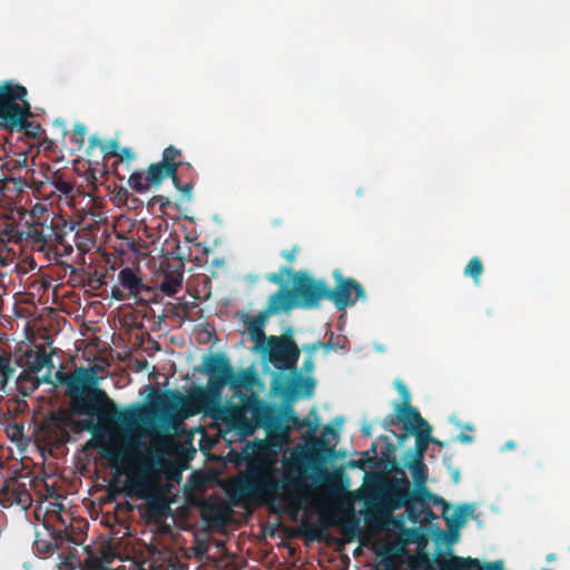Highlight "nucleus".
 Here are the masks:
<instances>
[{"label": "nucleus", "instance_id": "1", "mask_svg": "<svg viewBox=\"0 0 570 570\" xmlns=\"http://www.w3.org/2000/svg\"><path fill=\"white\" fill-rule=\"evenodd\" d=\"M99 368V365L80 366L69 373L58 372L56 379L66 386L73 414L96 417L101 424L116 423L124 430L125 438L121 442L91 439L88 446L99 448L101 458L112 468L126 469L131 459L139 453L140 441L134 433L141 424L150 421V410L140 403L120 409L106 391L98 386Z\"/></svg>", "mask_w": 570, "mask_h": 570}, {"label": "nucleus", "instance_id": "2", "mask_svg": "<svg viewBox=\"0 0 570 570\" xmlns=\"http://www.w3.org/2000/svg\"><path fill=\"white\" fill-rule=\"evenodd\" d=\"M305 490L306 483L302 476L287 471L281 479H276L266 462L254 459L248 462L245 474L230 483L228 494L234 501L266 497L296 511Z\"/></svg>", "mask_w": 570, "mask_h": 570}, {"label": "nucleus", "instance_id": "3", "mask_svg": "<svg viewBox=\"0 0 570 570\" xmlns=\"http://www.w3.org/2000/svg\"><path fill=\"white\" fill-rule=\"evenodd\" d=\"M226 385L234 390H239L242 387H249V381H228L209 376L205 387L195 386L188 396H184L177 390H169L164 394H157L148 406L150 419L156 414H170L178 407H184L188 415L213 412L222 404V394Z\"/></svg>", "mask_w": 570, "mask_h": 570}, {"label": "nucleus", "instance_id": "4", "mask_svg": "<svg viewBox=\"0 0 570 570\" xmlns=\"http://www.w3.org/2000/svg\"><path fill=\"white\" fill-rule=\"evenodd\" d=\"M28 91L20 83L4 81L0 85V128L14 132L24 118H32L30 104L24 99Z\"/></svg>", "mask_w": 570, "mask_h": 570}, {"label": "nucleus", "instance_id": "5", "mask_svg": "<svg viewBox=\"0 0 570 570\" xmlns=\"http://www.w3.org/2000/svg\"><path fill=\"white\" fill-rule=\"evenodd\" d=\"M282 274L292 277V293L297 306L314 308L322 299H327L328 286L324 281L315 279L305 272L296 273L289 267H282Z\"/></svg>", "mask_w": 570, "mask_h": 570}, {"label": "nucleus", "instance_id": "6", "mask_svg": "<svg viewBox=\"0 0 570 570\" xmlns=\"http://www.w3.org/2000/svg\"><path fill=\"white\" fill-rule=\"evenodd\" d=\"M262 350L277 370L296 371L301 351L291 334L268 336Z\"/></svg>", "mask_w": 570, "mask_h": 570}, {"label": "nucleus", "instance_id": "7", "mask_svg": "<svg viewBox=\"0 0 570 570\" xmlns=\"http://www.w3.org/2000/svg\"><path fill=\"white\" fill-rule=\"evenodd\" d=\"M395 474L382 484L383 507L380 513L383 518H389L393 511L402 509L414 490L402 469H395Z\"/></svg>", "mask_w": 570, "mask_h": 570}, {"label": "nucleus", "instance_id": "8", "mask_svg": "<svg viewBox=\"0 0 570 570\" xmlns=\"http://www.w3.org/2000/svg\"><path fill=\"white\" fill-rule=\"evenodd\" d=\"M333 277L335 286L328 287L327 301L332 302L337 311H345L358 299H365L363 286L354 278L344 277L340 269L333 272Z\"/></svg>", "mask_w": 570, "mask_h": 570}, {"label": "nucleus", "instance_id": "9", "mask_svg": "<svg viewBox=\"0 0 570 570\" xmlns=\"http://www.w3.org/2000/svg\"><path fill=\"white\" fill-rule=\"evenodd\" d=\"M203 373L209 376L220 377L228 381H249V386L255 382V374L249 370H240L236 372L229 358L224 353H210L204 357Z\"/></svg>", "mask_w": 570, "mask_h": 570}, {"label": "nucleus", "instance_id": "10", "mask_svg": "<svg viewBox=\"0 0 570 570\" xmlns=\"http://www.w3.org/2000/svg\"><path fill=\"white\" fill-rule=\"evenodd\" d=\"M203 373L209 376L220 377L228 381H249V386L255 382V374L249 370H240L236 372L229 358L224 353H210L204 357Z\"/></svg>", "mask_w": 570, "mask_h": 570}, {"label": "nucleus", "instance_id": "11", "mask_svg": "<svg viewBox=\"0 0 570 570\" xmlns=\"http://www.w3.org/2000/svg\"><path fill=\"white\" fill-rule=\"evenodd\" d=\"M32 479L28 475L11 476L4 480L0 488V502L3 505H20L28 510L32 504V495L29 488Z\"/></svg>", "mask_w": 570, "mask_h": 570}, {"label": "nucleus", "instance_id": "12", "mask_svg": "<svg viewBox=\"0 0 570 570\" xmlns=\"http://www.w3.org/2000/svg\"><path fill=\"white\" fill-rule=\"evenodd\" d=\"M166 178H170L174 186H178V176L173 175L164 164H151L144 175L141 171H134L128 178V185L136 193L142 194L150 187H158Z\"/></svg>", "mask_w": 570, "mask_h": 570}, {"label": "nucleus", "instance_id": "13", "mask_svg": "<svg viewBox=\"0 0 570 570\" xmlns=\"http://www.w3.org/2000/svg\"><path fill=\"white\" fill-rule=\"evenodd\" d=\"M432 498L433 493L428 488L414 489L409 497V502L403 505L406 517L413 523L422 519L426 521L434 519L435 514L431 509Z\"/></svg>", "mask_w": 570, "mask_h": 570}, {"label": "nucleus", "instance_id": "14", "mask_svg": "<svg viewBox=\"0 0 570 570\" xmlns=\"http://www.w3.org/2000/svg\"><path fill=\"white\" fill-rule=\"evenodd\" d=\"M42 225L43 252L56 248L59 245L65 246L68 253L72 252V247L65 244L67 224L62 217L45 215L42 217Z\"/></svg>", "mask_w": 570, "mask_h": 570}, {"label": "nucleus", "instance_id": "15", "mask_svg": "<svg viewBox=\"0 0 570 570\" xmlns=\"http://www.w3.org/2000/svg\"><path fill=\"white\" fill-rule=\"evenodd\" d=\"M215 420H220L229 430L238 431L242 434H249L252 430L245 411L235 405L224 406L219 404L213 412H208Z\"/></svg>", "mask_w": 570, "mask_h": 570}, {"label": "nucleus", "instance_id": "16", "mask_svg": "<svg viewBox=\"0 0 570 570\" xmlns=\"http://www.w3.org/2000/svg\"><path fill=\"white\" fill-rule=\"evenodd\" d=\"M69 416L62 412L50 413L42 422L41 430L50 443H65L69 440Z\"/></svg>", "mask_w": 570, "mask_h": 570}, {"label": "nucleus", "instance_id": "17", "mask_svg": "<svg viewBox=\"0 0 570 570\" xmlns=\"http://www.w3.org/2000/svg\"><path fill=\"white\" fill-rule=\"evenodd\" d=\"M296 305L294 293H292V288L288 289L286 287H281L276 291L268 299L266 307L264 308L265 315L278 314L282 312H287L292 309Z\"/></svg>", "mask_w": 570, "mask_h": 570}, {"label": "nucleus", "instance_id": "18", "mask_svg": "<svg viewBox=\"0 0 570 570\" xmlns=\"http://www.w3.org/2000/svg\"><path fill=\"white\" fill-rule=\"evenodd\" d=\"M396 416L403 423L406 432H413L415 429H422L428 422L421 416L419 410L411 404L402 403L396 405Z\"/></svg>", "mask_w": 570, "mask_h": 570}, {"label": "nucleus", "instance_id": "19", "mask_svg": "<svg viewBox=\"0 0 570 570\" xmlns=\"http://www.w3.org/2000/svg\"><path fill=\"white\" fill-rule=\"evenodd\" d=\"M118 282L134 297H137L142 292H150V287L142 283L138 271L130 267H125L119 272Z\"/></svg>", "mask_w": 570, "mask_h": 570}, {"label": "nucleus", "instance_id": "20", "mask_svg": "<svg viewBox=\"0 0 570 570\" xmlns=\"http://www.w3.org/2000/svg\"><path fill=\"white\" fill-rule=\"evenodd\" d=\"M432 428L428 423L422 429H415V431L411 432L415 435V449L409 450L405 454V459H420L424 460V454L429 448L431 442L439 443L431 435Z\"/></svg>", "mask_w": 570, "mask_h": 570}, {"label": "nucleus", "instance_id": "21", "mask_svg": "<svg viewBox=\"0 0 570 570\" xmlns=\"http://www.w3.org/2000/svg\"><path fill=\"white\" fill-rule=\"evenodd\" d=\"M150 488L148 470L141 469L126 481L125 492L128 497H144Z\"/></svg>", "mask_w": 570, "mask_h": 570}, {"label": "nucleus", "instance_id": "22", "mask_svg": "<svg viewBox=\"0 0 570 570\" xmlns=\"http://www.w3.org/2000/svg\"><path fill=\"white\" fill-rule=\"evenodd\" d=\"M27 371L38 374L45 367H53L52 356L47 353L43 345L39 346L36 352L27 351Z\"/></svg>", "mask_w": 570, "mask_h": 570}, {"label": "nucleus", "instance_id": "23", "mask_svg": "<svg viewBox=\"0 0 570 570\" xmlns=\"http://www.w3.org/2000/svg\"><path fill=\"white\" fill-rule=\"evenodd\" d=\"M181 150L170 145L163 150L161 160L159 163L164 164L173 175L178 176L179 167L185 166L187 169H191V165L189 163H184L181 160Z\"/></svg>", "mask_w": 570, "mask_h": 570}, {"label": "nucleus", "instance_id": "24", "mask_svg": "<svg viewBox=\"0 0 570 570\" xmlns=\"http://www.w3.org/2000/svg\"><path fill=\"white\" fill-rule=\"evenodd\" d=\"M268 315L262 311L258 315L253 316L247 320L246 330L248 331L250 338L259 346L261 348L265 345V341L267 342V337L264 332V326L266 323Z\"/></svg>", "mask_w": 570, "mask_h": 570}, {"label": "nucleus", "instance_id": "25", "mask_svg": "<svg viewBox=\"0 0 570 570\" xmlns=\"http://www.w3.org/2000/svg\"><path fill=\"white\" fill-rule=\"evenodd\" d=\"M474 512L473 504H460L454 510L453 514L449 518H445L446 527L450 532H458L461 527H463L466 520L472 517Z\"/></svg>", "mask_w": 570, "mask_h": 570}, {"label": "nucleus", "instance_id": "26", "mask_svg": "<svg viewBox=\"0 0 570 570\" xmlns=\"http://www.w3.org/2000/svg\"><path fill=\"white\" fill-rule=\"evenodd\" d=\"M19 361H12V354L9 352H2L0 354V390L4 391L8 382L13 377Z\"/></svg>", "mask_w": 570, "mask_h": 570}, {"label": "nucleus", "instance_id": "27", "mask_svg": "<svg viewBox=\"0 0 570 570\" xmlns=\"http://www.w3.org/2000/svg\"><path fill=\"white\" fill-rule=\"evenodd\" d=\"M37 374L31 373L27 370L22 371L16 381L17 390L23 396L31 395L40 385Z\"/></svg>", "mask_w": 570, "mask_h": 570}, {"label": "nucleus", "instance_id": "28", "mask_svg": "<svg viewBox=\"0 0 570 570\" xmlns=\"http://www.w3.org/2000/svg\"><path fill=\"white\" fill-rule=\"evenodd\" d=\"M405 466L412 472V476L415 482L414 489L426 488L425 482L428 480L426 466L424 460L420 459H405Z\"/></svg>", "mask_w": 570, "mask_h": 570}, {"label": "nucleus", "instance_id": "29", "mask_svg": "<svg viewBox=\"0 0 570 570\" xmlns=\"http://www.w3.org/2000/svg\"><path fill=\"white\" fill-rule=\"evenodd\" d=\"M114 559L115 553L112 551L104 552L101 558L90 556L85 560L81 570H110L109 564Z\"/></svg>", "mask_w": 570, "mask_h": 570}, {"label": "nucleus", "instance_id": "30", "mask_svg": "<svg viewBox=\"0 0 570 570\" xmlns=\"http://www.w3.org/2000/svg\"><path fill=\"white\" fill-rule=\"evenodd\" d=\"M183 274L180 272L166 273L160 289L167 296H174L181 287Z\"/></svg>", "mask_w": 570, "mask_h": 570}, {"label": "nucleus", "instance_id": "31", "mask_svg": "<svg viewBox=\"0 0 570 570\" xmlns=\"http://www.w3.org/2000/svg\"><path fill=\"white\" fill-rule=\"evenodd\" d=\"M43 225L42 219L28 225L26 235L37 246V249L43 252Z\"/></svg>", "mask_w": 570, "mask_h": 570}, {"label": "nucleus", "instance_id": "32", "mask_svg": "<svg viewBox=\"0 0 570 570\" xmlns=\"http://www.w3.org/2000/svg\"><path fill=\"white\" fill-rule=\"evenodd\" d=\"M320 347H324L326 350L330 348V343L325 344L321 341H317L313 344H308V345H305L303 348L305 352L308 353V356L304 360V363H303V371L305 373H312L313 370H314V360H313V354L320 348Z\"/></svg>", "mask_w": 570, "mask_h": 570}, {"label": "nucleus", "instance_id": "33", "mask_svg": "<svg viewBox=\"0 0 570 570\" xmlns=\"http://www.w3.org/2000/svg\"><path fill=\"white\" fill-rule=\"evenodd\" d=\"M482 273H483V264H482L480 257H478V256L472 257L464 268V275L472 277L473 282L475 284H479Z\"/></svg>", "mask_w": 570, "mask_h": 570}, {"label": "nucleus", "instance_id": "34", "mask_svg": "<svg viewBox=\"0 0 570 570\" xmlns=\"http://www.w3.org/2000/svg\"><path fill=\"white\" fill-rule=\"evenodd\" d=\"M30 118H24L22 124L16 129V131H22L26 136L30 138H39L42 128L38 121H30Z\"/></svg>", "mask_w": 570, "mask_h": 570}, {"label": "nucleus", "instance_id": "35", "mask_svg": "<svg viewBox=\"0 0 570 570\" xmlns=\"http://www.w3.org/2000/svg\"><path fill=\"white\" fill-rule=\"evenodd\" d=\"M24 425L19 422L8 423L6 426L7 436L17 444L21 443L24 440Z\"/></svg>", "mask_w": 570, "mask_h": 570}, {"label": "nucleus", "instance_id": "36", "mask_svg": "<svg viewBox=\"0 0 570 570\" xmlns=\"http://www.w3.org/2000/svg\"><path fill=\"white\" fill-rule=\"evenodd\" d=\"M295 385L297 389L302 390L305 395L311 396L314 392L315 382L312 377L297 375L295 379Z\"/></svg>", "mask_w": 570, "mask_h": 570}, {"label": "nucleus", "instance_id": "37", "mask_svg": "<svg viewBox=\"0 0 570 570\" xmlns=\"http://www.w3.org/2000/svg\"><path fill=\"white\" fill-rule=\"evenodd\" d=\"M86 136H87L86 126L82 124H76L72 129L71 140H72V142H75L78 146L79 149L82 148V146L85 144Z\"/></svg>", "mask_w": 570, "mask_h": 570}, {"label": "nucleus", "instance_id": "38", "mask_svg": "<svg viewBox=\"0 0 570 570\" xmlns=\"http://www.w3.org/2000/svg\"><path fill=\"white\" fill-rule=\"evenodd\" d=\"M351 466H356L358 469H365V468H375L376 466V458L375 455L370 456L368 451L363 453V458L360 460H352L350 462Z\"/></svg>", "mask_w": 570, "mask_h": 570}, {"label": "nucleus", "instance_id": "39", "mask_svg": "<svg viewBox=\"0 0 570 570\" xmlns=\"http://www.w3.org/2000/svg\"><path fill=\"white\" fill-rule=\"evenodd\" d=\"M175 187L183 194L186 200H191L194 189V183L191 180L183 185L180 178L178 177V186Z\"/></svg>", "mask_w": 570, "mask_h": 570}, {"label": "nucleus", "instance_id": "40", "mask_svg": "<svg viewBox=\"0 0 570 570\" xmlns=\"http://www.w3.org/2000/svg\"><path fill=\"white\" fill-rule=\"evenodd\" d=\"M119 148V142L116 140L101 145V150L105 153L106 157H117Z\"/></svg>", "mask_w": 570, "mask_h": 570}, {"label": "nucleus", "instance_id": "41", "mask_svg": "<svg viewBox=\"0 0 570 570\" xmlns=\"http://www.w3.org/2000/svg\"><path fill=\"white\" fill-rule=\"evenodd\" d=\"M325 435H332L333 438L337 436V431L332 425H325L323 429L322 436L317 439V443L322 448H326L327 441L324 439Z\"/></svg>", "mask_w": 570, "mask_h": 570}, {"label": "nucleus", "instance_id": "42", "mask_svg": "<svg viewBox=\"0 0 570 570\" xmlns=\"http://www.w3.org/2000/svg\"><path fill=\"white\" fill-rule=\"evenodd\" d=\"M284 276H288L287 274H282V269L279 271V273H269L266 275V279L273 284H276V285H279L281 287H285L284 286V279L283 277Z\"/></svg>", "mask_w": 570, "mask_h": 570}, {"label": "nucleus", "instance_id": "43", "mask_svg": "<svg viewBox=\"0 0 570 570\" xmlns=\"http://www.w3.org/2000/svg\"><path fill=\"white\" fill-rule=\"evenodd\" d=\"M299 252L298 245H294L291 249L283 250L281 256L286 259L288 263H293L296 259V256Z\"/></svg>", "mask_w": 570, "mask_h": 570}, {"label": "nucleus", "instance_id": "44", "mask_svg": "<svg viewBox=\"0 0 570 570\" xmlns=\"http://www.w3.org/2000/svg\"><path fill=\"white\" fill-rule=\"evenodd\" d=\"M117 158H119L120 161L127 160L130 161L135 158V154L129 147L119 148Z\"/></svg>", "mask_w": 570, "mask_h": 570}, {"label": "nucleus", "instance_id": "45", "mask_svg": "<svg viewBox=\"0 0 570 570\" xmlns=\"http://www.w3.org/2000/svg\"><path fill=\"white\" fill-rule=\"evenodd\" d=\"M153 204L159 205L161 210H165L167 207L170 206L171 202L168 197L163 195H156L151 198Z\"/></svg>", "mask_w": 570, "mask_h": 570}, {"label": "nucleus", "instance_id": "46", "mask_svg": "<svg viewBox=\"0 0 570 570\" xmlns=\"http://www.w3.org/2000/svg\"><path fill=\"white\" fill-rule=\"evenodd\" d=\"M80 425L92 434H96L99 431V425L89 420L81 421Z\"/></svg>", "mask_w": 570, "mask_h": 570}, {"label": "nucleus", "instance_id": "47", "mask_svg": "<svg viewBox=\"0 0 570 570\" xmlns=\"http://www.w3.org/2000/svg\"><path fill=\"white\" fill-rule=\"evenodd\" d=\"M431 504H434L436 507L442 505L444 514H445L446 510L450 508V504L442 497H438V495H433Z\"/></svg>", "mask_w": 570, "mask_h": 570}, {"label": "nucleus", "instance_id": "48", "mask_svg": "<svg viewBox=\"0 0 570 570\" xmlns=\"http://www.w3.org/2000/svg\"><path fill=\"white\" fill-rule=\"evenodd\" d=\"M56 187L63 194H69L72 190V185L67 181L57 183Z\"/></svg>", "mask_w": 570, "mask_h": 570}, {"label": "nucleus", "instance_id": "49", "mask_svg": "<svg viewBox=\"0 0 570 570\" xmlns=\"http://www.w3.org/2000/svg\"><path fill=\"white\" fill-rule=\"evenodd\" d=\"M400 421L397 420V416L396 414L393 415V414H390L387 415L384 421H383V426L384 428H389V426H392V425H395L397 424Z\"/></svg>", "mask_w": 570, "mask_h": 570}, {"label": "nucleus", "instance_id": "50", "mask_svg": "<svg viewBox=\"0 0 570 570\" xmlns=\"http://www.w3.org/2000/svg\"><path fill=\"white\" fill-rule=\"evenodd\" d=\"M111 297L116 301H122L125 299V293L119 287H112Z\"/></svg>", "mask_w": 570, "mask_h": 570}, {"label": "nucleus", "instance_id": "51", "mask_svg": "<svg viewBox=\"0 0 570 570\" xmlns=\"http://www.w3.org/2000/svg\"><path fill=\"white\" fill-rule=\"evenodd\" d=\"M456 440L461 443H464V444H470L474 441V438L470 434H466V433H460L458 436H456Z\"/></svg>", "mask_w": 570, "mask_h": 570}, {"label": "nucleus", "instance_id": "52", "mask_svg": "<svg viewBox=\"0 0 570 570\" xmlns=\"http://www.w3.org/2000/svg\"><path fill=\"white\" fill-rule=\"evenodd\" d=\"M399 386H400V393H401V396H402V399H403V403H407V404H410V393H409V391H407L406 386H405V385H403V384H401V383H400V385H399Z\"/></svg>", "mask_w": 570, "mask_h": 570}, {"label": "nucleus", "instance_id": "53", "mask_svg": "<svg viewBox=\"0 0 570 570\" xmlns=\"http://www.w3.org/2000/svg\"><path fill=\"white\" fill-rule=\"evenodd\" d=\"M37 214H42V217L47 214V209L42 205H36L32 209V215L36 216Z\"/></svg>", "mask_w": 570, "mask_h": 570}, {"label": "nucleus", "instance_id": "54", "mask_svg": "<svg viewBox=\"0 0 570 570\" xmlns=\"http://www.w3.org/2000/svg\"><path fill=\"white\" fill-rule=\"evenodd\" d=\"M314 470L321 476H327L328 475V471H327V469H326V466L324 464H321L320 466H316Z\"/></svg>", "mask_w": 570, "mask_h": 570}, {"label": "nucleus", "instance_id": "55", "mask_svg": "<svg viewBox=\"0 0 570 570\" xmlns=\"http://www.w3.org/2000/svg\"><path fill=\"white\" fill-rule=\"evenodd\" d=\"M89 141H90V147L91 148H94L96 146H100L101 147V145H104V142H101L97 136H91Z\"/></svg>", "mask_w": 570, "mask_h": 570}, {"label": "nucleus", "instance_id": "56", "mask_svg": "<svg viewBox=\"0 0 570 570\" xmlns=\"http://www.w3.org/2000/svg\"><path fill=\"white\" fill-rule=\"evenodd\" d=\"M357 524H358L357 520H356L354 517H352V518L348 520V522L346 523V529H347L348 527H351V529L354 531V530L356 529Z\"/></svg>", "mask_w": 570, "mask_h": 570}, {"label": "nucleus", "instance_id": "57", "mask_svg": "<svg viewBox=\"0 0 570 570\" xmlns=\"http://www.w3.org/2000/svg\"><path fill=\"white\" fill-rule=\"evenodd\" d=\"M361 431L365 436L372 435V429L370 425H363Z\"/></svg>", "mask_w": 570, "mask_h": 570}, {"label": "nucleus", "instance_id": "58", "mask_svg": "<svg viewBox=\"0 0 570 570\" xmlns=\"http://www.w3.org/2000/svg\"><path fill=\"white\" fill-rule=\"evenodd\" d=\"M514 446H515V444H514V442H512V441H509V442H507V443L504 444V449H510V450H511V449H514Z\"/></svg>", "mask_w": 570, "mask_h": 570}, {"label": "nucleus", "instance_id": "59", "mask_svg": "<svg viewBox=\"0 0 570 570\" xmlns=\"http://www.w3.org/2000/svg\"><path fill=\"white\" fill-rule=\"evenodd\" d=\"M8 178L4 176V174H0V181H6Z\"/></svg>", "mask_w": 570, "mask_h": 570}, {"label": "nucleus", "instance_id": "60", "mask_svg": "<svg viewBox=\"0 0 570 570\" xmlns=\"http://www.w3.org/2000/svg\"><path fill=\"white\" fill-rule=\"evenodd\" d=\"M371 451H372L374 454H376V446H375V444H373V445H372Z\"/></svg>", "mask_w": 570, "mask_h": 570}, {"label": "nucleus", "instance_id": "61", "mask_svg": "<svg viewBox=\"0 0 570 570\" xmlns=\"http://www.w3.org/2000/svg\"><path fill=\"white\" fill-rule=\"evenodd\" d=\"M454 481H455V482H458V481H459V472H456V473L454 474Z\"/></svg>", "mask_w": 570, "mask_h": 570}, {"label": "nucleus", "instance_id": "62", "mask_svg": "<svg viewBox=\"0 0 570 570\" xmlns=\"http://www.w3.org/2000/svg\"><path fill=\"white\" fill-rule=\"evenodd\" d=\"M405 438H406V434H402V435H400V436H399V440H400V441H402V440H404Z\"/></svg>", "mask_w": 570, "mask_h": 570}, {"label": "nucleus", "instance_id": "63", "mask_svg": "<svg viewBox=\"0 0 570 570\" xmlns=\"http://www.w3.org/2000/svg\"><path fill=\"white\" fill-rule=\"evenodd\" d=\"M385 570H395L392 566L387 564V568Z\"/></svg>", "mask_w": 570, "mask_h": 570}, {"label": "nucleus", "instance_id": "64", "mask_svg": "<svg viewBox=\"0 0 570 570\" xmlns=\"http://www.w3.org/2000/svg\"><path fill=\"white\" fill-rule=\"evenodd\" d=\"M116 570H126L125 567H118Z\"/></svg>", "mask_w": 570, "mask_h": 570}]
</instances>
